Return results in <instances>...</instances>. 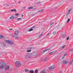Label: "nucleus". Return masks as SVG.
<instances>
[{"label":"nucleus","instance_id":"1","mask_svg":"<svg viewBox=\"0 0 73 73\" xmlns=\"http://www.w3.org/2000/svg\"><path fill=\"white\" fill-rule=\"evenodd\" d=\"M1 65L0 66V70H2L3 69L6 65V64L4 62H0Z\"/></svg>","mask_w":73,"mask_h":73},{"label":"nucleus","instance_id":"2","mask_svg":"<svg viewBox=\"0 0 73 73\" xmlns=\"http://www.w3.org/2000/svg\"><path fill=\"white\" fill-rule=\"evenodd\" d=\"M21 65L22 64L20 62H19L18 61H16L15 63V66L17 68H19V67H20Z\"/></svg>","mask_w":73,"mask_h":73},{"label":"nucleus","instance_id":"3","mask_svg":"<svg viewBox=\"0 0 73 73\" xmlns=\"http://www.w3.org/2000/svg\"><path fill=\"white\" fill-rule=\"evenodd\" d=\"M32 57V55L31 54H26L24 56L25 59H28L29 58H31Z\"/></svg>","mask_w":73,"mask_h":73},{"label":"nucleus","instance_id":"4","mask_svg":"<svg viewBox=\"0 0 73 73\" xmlns=\"http://www.w3.org/2000/svg\"><path fill=\"white\" fill-rule=\"evenodd\" d=\"M6 43H7V44H8L10 45H12L14 44V43L11 40H6Z\"/></svg>","mask_w":73,"mask_h":73},{"label":"nucleus","instance_id":"5","mask_svg":"<svg viewBox=\"0 0 73 73\" xmlns=\"http://www.w3.org/2000/svg\"><path fill=\"white\" fill-rule=\"evenodd\" d=\"M15 35L13 36V37H16V36H18L19 35V31H15Z\"/></svg>","mask_w":73,"mask_h":73},{"label":"nucleus","instance_id":"6","mask_svg":"<svg viewBox=\"0 0 73 73\" xmlns=\"http://www.w3.org/2000/svg\"><path fill=\"white\" fill-rule=\"evenodd\" d=\"M57 51H53L49 53V54H50V55H51V54H54L56 53H57Z\"/></svg>","mask_w":73,"mask_h":73},{"label":"nucleus","instance_id":"7","mask_svg":"<svg viewBox=\"0 0 73 73\" xmlns=\"http://www.w3.org/2000/svg\"><path fill=\"white\" fill-rule=\"evenodd\" d=\"M55 68V66L54 65H52L49 68V69L50 70H53V69H54Z\"/></svg>","mask_w":73,"mask_h":73},{"label":"nucleus","instance_id":"8","mask_svg":"<svg viewBox=\"0 0 73 73\" xmlns=\"http://www.w3.org/2000/svg\"><path fill=\"white\" fill-rule=\"evenodd\" d=\"M9 66L8 65L5 67V70H9Z\"/></svg>","mask_w":73,"mask_h":73},{"label":"nucleus","instance_id":"9","mask_svg":"<svg viewBox=\"0 0 73 73\" xmlns=\"http://www.w3.org/2000/svg\"><path fill=\"white\" fill-rule=\"evenodd\" d=\"M35 28V26H33V27H32L29 30V32H31V31H33V28Z\"/></svg>","mask_w":73,"mask_h":73},{"label":"nucleus","instance_id":"10","mask_svg":"<svg viewBox=\"0 0 73 73\" xmlns=\"http://www.w3.org/2000/svg\"><path fill=\"white\" fill-rule=\"evenodd\" d=\"M62 62L63 64H68V62L66 60L63 61Z\"/></svg>","mask_w":73,"mask_h":73},{"label":"nucleus","instance_id":"11","mask_svg":"<svg viewBox=\"0 0 73 73\" xmlns=\"http://www.w3.org/2000/svg\"><path fill=\"white\" fill-rule=\"evenodd\" d=\"M0 38L1 39H3L5 38V36L2 35H0Z\"/></svg>","mask_w":73,"mask_h":73},{"label":"nucleus","instance_id":"12","mask_svg":"<svg viewBox=\"0 0 73 73\" xmlns=\"http://www.w3.org/2000/svg\"><path fill=\"white\" fill-rule=\"evenodd\" d=\"M25 72H27V73H29V70L25 69Z\"/></svg>","mask_w":73,"mask_h":73},{"label":"nucleus","instance_id":"13","mask_svg":"<svg viewBox=\"0 0 73 73\" xmlns=\"http://www.w3.org/2000/svg\"><path fill=\"white\" fill-rule=\"evenodd\" d=\"M47 50H49V49H46V50H44L43 52H42V53H45V52H46V51H47Z\"/></svg>","mask_w":73,"mask_h":73},{"label":"nucleus","instance_id":"14","mask_svg":"<svg viewBox=\"0 0 73 73\" xmlns=\"http://www.w3.org/2000/svg\"><path fill=\"white\" fill-rule=\"evenodd\" d=\"M15 17L13 16H12L10 17V19L12 20V19H14Z\"/></svg>","mask_w":73,"mask_h":73},{"label":"nucleus","instance_id":"15","mask_svg":"<svg viewBox=\"0 0 73 73\" xmlns=\"http://www.w3.org/2000/svg\"><path fill=\"white\" fill-rule=\"evenodd\" d=\"M1 45H3V46H5V43L4 42H3L2 44H1Z\"/></svg>","mask_w":73,"mask_h":73},{"label":"nucleus","instance_id":"16","mask_svg":"<svg viewBox=\"0 0 73 73\" xmlns=\"http://www.w3.org/2000/svg\"><path fill=\"white\" fill-rule=\"evenodd\" d=\"M36 5H39V4H40V3H41V2H36Z\"/></svg>","mask_w":73,"mask_h":73},{"label":"nucleus","instance_id":"17","mask_svg":"<svg viewBox=\"0 0 73 73\" xmlns=\"http://www.w3.org/2000/svg\"><path fill=\"white\" fill-rule=\"evenodd\" d=\"M70 64L71 65H72L73 64V62L71 61L70 62Z\"/></svg>","mask_w":73,"mask_h":73},{"label":"nucleus","instance_id":"18","mask_svg":"<svg viewBox=\"0 0 73 73\" xmlns=\"http://www.w3.org/2000/svg\"><path fill=\"white\" fill-rule=\"evenodd\" d=\"M66 36V35L65 34H63V35L62 36V38H65V36Z\"/></svg>","mask_w":73,"mask_h":73},{"label":"nucleus","instance_id":"19","mask_svg":"<svg viewBox=\"0 0 73 73\" xmlns=\"http://www.w3.org/2000/svg\"><path fill=\"white\" fill-rule=\"evenodd\" d=\"M11 12H13V11H15V12H16L17 11L16 10V9H11Z\"/></svg>","mask_w":73,"mask_h":73},{"label":"nucleus","instance_id":"20","mask_svg":"<svg viewBox=\"0 0 73 73\" xmlns=\"http://www.w3.org/2000/svg\"><path fill=\"white\" fill-rule=\"evenodd\" d=\"M66 46L65 45H64L63 46H62L61 47V49H63V48H64Z\"/></svg>","mask_w":73,"mask_h":73},{"label":"nucleus","instance_id":"21","mask_svg":"<svg viewBox=\"0 0 73 73\" xmlns=\"http://www.w3.org/2000/svg\"><path fill=\"white\" fill-rule=\"evenodd\" d=\"M15 37V39L16 40L17 39H18V38H19L18 35H16V36Z\"/></svg>","mask_w":73,"mask_h":73},{"label":"nucleus","instance_id":"22","mask_svg":"<svg viewBox=\"0 0 73 73\" xmlns=\"http://www.w3.org/2000/svg\"><path fill=\"white\" fill-rule=\"evenodd\" d=\"M29 73H34V71L33 70H31L30 71Z\"/></svg>","mask_w":73,"mask_h":73},{"label":"nucleus","instance_id":"23","mask_svg":"<svg viewBox=\"0 0 73 73\" xmlns=\"http://www.w3.org/2000/svg\"><path fill=\"white\" fill-rule=\"evenodd\" d=\"M48 60V59L47 58H45L44 59V61L46 62Z\"/></svg>","mask_w":73,"mask_h":73},{"label":"nucleus","instance_id":"24","mask_svg":"<svg viewBox=\"0 0 73 73\" xmlns=\"http://www.w3.org/2000/svg\"><path fill=\"white\" fill-rule=\"evenodd\" d=\"M38 69H36L35 70V73H37L38 72Z\"/></svg>","mask_w":73,"mask_h":73},{"label":"nucleus","instance_id":"25","mask_svg":"<svg viewBox=\"0 0 73 73\" xmlns=\"http://www.w3.org/2000/svg\"><path fill=\"white\" fill-rule=\"evenodd\" d=\"M17 20H21V18H18L17 19Z\"/></svg>","mask_w":73,"mask_h":73},{"label":"nucleus","instance_id":"26","mask_svg":"<svg viewBox=\"0 0 73 73\" xmlns=\"http://www.w3.org/2000/svg\"><path fill=\"white\" fill-rule=\"evenodd\" d=\"M40 73H47L46 72H45L44 71H42L40 72Z\"/></svg>","mask_w":73,"mask_h":73},{"label":"nucleus","instance_id":"27","mask_svg":"<svg viewBox=\"0 0 73 73\" xmlns=\"http://www.w3.org/2000/svg\"><path fill=\"white\" fill-rule=\"evenodd\" d=\"M33 8V7H30L28 8V9H32Z\"/></svg>","mask_w":73,"mask_h":73},{"label":"nucleus","instance_id":"28","mask_svg":"<svg viewBox=\"0 0 73 73\" xmlns=\"http://www.w3.org/2000/svg\"><path fill=\"white\" fill-rule=\"evenodd\" d=\"M43 34H40L39 36V37H42V35Z\"/></svg>","mask_w":73,"mask_h":73},{"label":"nucleus","instance_id":"29","mask_svg":"<svg viewBox=\"0 0 73 73\" xmlns=\"http://www.w3.org/2000/svg\"><path fill=\"white\" fill-rule=\"evenodd\" d=\"M44 9H42V10H40L39 11V12H42V11H44Z\"/></svg>","mask_w":73,"mask_h":73},{"label":"nucleus","instance_id":"30","mask_svg":"<svg viewBox=\"0 0 73 73\" xmlns=\"http://www.w3.org/2000/svg\"><path fill=\"white\" fill-rule=\"evenodd\" d=\"M53 35H55L56 34V31L54 32L53 33Z\"/></svg>","mask_w":73,"mask_h":73},{"label":"nucleus","instance_id":"31","mask_svg":"<svg viewBox=\"0 0 73 73\" xmlns=\"http://www.w3.org/2000/svg\"><path fill=\"white\" fill-rule=\"evenodd\" d=\"M33 49V47H29L28 48V49Z\"/></svg>","mask_w":73,"mask_h":73},{"label":"nucleus","instance_id":"32","mask_svg":"<svg viewBox=\"0 0 73 73\" xmlns=\"http://www.w3.org/2000/svg\"><path fill=\"white\" fill-rule=\"evenodd\" d=\"M70 21V19H68L67 21V23H69V22Z\"/></svg>","mask_w":73,"mask_h":73},{"label":"nucleus","instance_id":"33","mask_svg":"<svg viewBox=\"0 0 73 73\" xmlns=\"http://www.w3.org/2000/svg\"><path fill=\"white\" fill-rule=\"evenodd\" d=\"M15 15L16 16H19V14L18 13H17L15 14Z\"/></svg>","mask_w":73,"mask_h":73},{"label":"nucleus","instance_id":"34","mask_svg":"<svg viewBox=\"0 0 73 73\" xmlns=\"http://www.w3.org/2000/svg\"><path fill=\"white\" fill-rule=\"evenodd\" d=\"M70 11H71V9H70L68 10V13H70Z\"/></svg>","mask_w":73,"mask_h":73},{"label":"nucleus","instance_id":"35","mask_svg":"<svg viewBox=\"0 0 73 73\" xmlns=\"http://www.w3.org/2000/svg\"><path fill=\"white\" fill-rule=\"evenodd\" d=\"M27 52H31V50H27Z\"/></svg>","mask_w":73,"mask_h":73},{"label":"nucleus","instance_id":"36","mask_svg":"<svg viewBox=\"0 0 73 73\" xmlns=\"http://www.w3.org/2000/svg\"><path fill=\"white\" fill-rule=\"evenodd\" d=\"M67 55V54H64V57H65V56H66Z\"/></svg>","mask_w":73,"mask_h":73},{"label":"nucleus","instance_id":"37","mask_svg":"<svg viewBox=\"0 0 73 73\" xmlns=\"http://www.w3.org/2000/svg\"><path fill=\"white\" fill-rule=\"evenodd\" d=\"M50 34V33H48L47 34V36H49V34Z\"/></svg>","mask_w":73,"mask_h":73},{"label":"nucleus","instance_id":"38","mask_svg":"<svg viewBox=\"0 0 73 73\" xmlns=\"http://www.w3.org/2000/svg\"><path fill=\"white\" fill-rule=\"evenodd\" d=\"M70 51H72V52H73V50L72 49H70Z\"/></svg>","mask_w":73,"mask_h":73},{"label":"nucleus","instance_id":"39","mask_svg":"<svg viewBox=\"0 0 73 73\" xmlns=\"http://www.w3.org/2000/svg\"><path fill=\"white\" fill-rule=\"evenodd\" d=\"M69 37H68L67 38V40H69Z\"/></svg>","mask_w":73,"mask_h":73},{"label":"nucleus","instance_id":"40","mask_svg":"<svg viewBox=\"0 0 73 73\" xmlns=\"http://www.w3.org/2000/svg\"><path fill=\"white\" fill-rule=\"evenodd\" d=\"M53 23H54L53 22H52V23L50 25H52V24H53Z\"/></svg>","mask_w":73,"mask_h":73},{"label":"nucleus","instance_id":"41","mask_svg":"<svg viewBox=\"0 0 73 73\" xmlns=\"http://www.w3.org/2000/svg\"><path fill=\"white\" fill-rule=\"evenodd\" d=\"M64 57H65L64 56L62 57V59H64Z\"/></svg>","mask_w":73,"mask_h":73},{"label":"nucleus","instance_id":"42","mask_svg":"<svg viewBox=\"0 0 73 73\" xmlns=\"http://www.w3.org/2000/svg\"><path fill=\"white\" fill-rule=\"evenodd\" d=\"M69 14V13H68L67 14H66V16H68V15Z\"/></svg>","mask_w":73,"mask_h":73},{"label":"nucleus","instance_id":"43","mask_svg":"<svg viewBox=\"0 0 73 73\" xmlns=\"http://www.w3.org/2000/svg\"><path fill=\"white\" fill-rule=\"evenodd\" d=\"M25 8H26L25 7H23V9H25Z\"/></svg>","mask_w":73,"mask_h":73},{"label":"nucleus","instance_id":"44","mask_svg":"<svg viewBox=\"0 0 73 73\" xmlns=\"http://www.w3.org/2000/svg\"><path fill=\"white\" fill-rule=\"evenodd\" d=\"M9 30H12V29H9Z\"/></svg>","mask_w":73,"mask_h":73},{"label":"nucleus","instance_id":"45","mask_svg":"<svg viewBox=\"0 0 73 73\" xmlns=\"http://www.w3.org/2000/svg\"><path fill=\"white\" fill-rule=\"evenodd\" d=\"M21 16H22V17H23V16H24V15H21Z\"/></svg>","mask_w":73,"mask_h":73},{"label":"nucleus","instance_id":"46","mask_svg":"<svg viewBox=\"0 0 73 73\" xmlns=\"http://www.w3.org/2000/svg\"><path fill=\"white\" fill-rule=\"evenodd\" d=\"M9 5H7V7H8V6H9Z\"/></svg>","mask_w":73,"mask_h":73},{"label":"nucleus","instance_id":"47","mask_svg":"<svg viewBox=\"0 0 73 73\" xmlns=\"http://www.w3.org/2000/svg\"><path fill=\"white\" fill-rule=\"evenodd\" d=\"M60 73H62V71H60Z\"/></svg>","mask_w":73,"mask_h":73},{"label":"nucleus","instance_id":"48","mask_svg":"<svg viewBox=\"0 0 73 73\" xmlns=\"http://www.w3.org/2000/svg\"><path fill=\"white\" fill-rule=\"evenodd\" d=\"M6 5V4H5V5H4H4Z\"/></svg>","mask_w":73,"mask_h":73},{"label":"nucleus","instance_id":"49","mask_svg":"<svg viewBox=\"0 0 73 73\" xmlns=\"http://www.w3.org/2000/svg\"><path fill=\"white\" fill-rule=\"evenodd\" d=\"M19 3H20L21 2H19Z\"/></svg>","mask_w":73,"mask_h":73},{"label":"nucleus","instance_id":"50","mask_svg":"<svg viewBox=\"0 0 73 73\" xmlns=\"http://www.w3.org/2000/svg\"><path fill=\"white\" fill-rule=\"evenodd\" d=\"M56 9V8H55V9Z\"/></svg>","mask_w":73,"mask_h":73}]
</instances>
